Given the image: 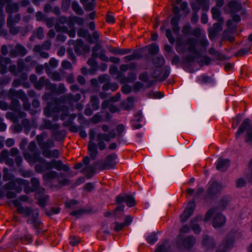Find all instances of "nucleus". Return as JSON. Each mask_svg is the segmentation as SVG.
Returning <instances> with one entry per match:
<instances>
[{
    "mask_svg": "<svg viewBox=\"0 0 252 252\" xmlns=\"http://www.w3.org/2000/svg\"><path fill=\"white\" fill-rule=\"evenodd\" d=\"M11 63V60L8 57L0 56V66H6Z\"/></svg>",
    "mask_w": 252,
    "mask_h": 252,
    "instance_id": "53",
    "label": "nucleus"
},
{
    "mask_svg": "<svg viewBox=\"0 0 252 252\" xmlns=\"http://www.w3.org/2000/svg\"><path fill=\"white\" fill-rule=\"evenodd\" d=\"M44 67L46 73L52 80L56 81H60L62 80V77L59 72L57 71H50L49 64L47 63L44 64Z\"/></svg>",
    "mask_w": 252,
    "mask_h": 252,
    "instance_id": "26",
    "label": "nucleus"
},
{
    "mask_svg": "<svg viewBox=\"0 0 252 252\" xmlns=\"http://www.w3.org/2000/svg\"><path fill=\"white\" fill-rule=\"evenodd\" d=\"M25 181L22 178H16L11 181L8 182L4 185L3 188L5 190H14L17 193L22 192L23 187V184Z\"/></svg>",
    "mask_w": 252,
    "mask_h": 252,
    "instance_id": "10",
    "label": "nucleus"
},
{
    "mask_svg": "<svg viewBox=\"0 0 252 252\" xmlns=\"http://www.w3.org/2000/svg\"><path fill=\"white\" fill-rule=\"evenodd\" d=\"M56 178L58 179V184H52L53 186L61 188L69 184V180L65 178V175L63 173H58L54 170H51L43 175V179L46 181H50Z\"/></svg>",
    "mask_w": 252,
    "mask_h": 252,
    "instance_id": "4",
    "label": "nucleus"
},
{
    "mask_svg": "<svg viewBox=\"0 0 252 252\" xmlns=\"http://www.w3.org/2000/svg\"><path fill=\"white\" fill-rule=\"evenodd\" d=\"M81 98V94H77L75 95H73L72 94H69L64 95H63L61 97V99L63 100H67L69 102L73 100L75 101H79Z\"/></svg>",
    "mask_w": 252,
    "mask_h": 252,
    "instance_id": "37",
    "label": "nucleus"
},
{
    "mask_svg": "<svg viewBox=\"0 0 252 252\" xmlns=\"http://www.w3.org/2000/svg\"><path fill=\"white\" fill-rule=\"evenodd\" d=\"M46 136L47 134L45 132H42L40 134L36 136V139L39 147L44 142V139Z\"/></svg>",
    "mask_w": 252,
    "mask_h": 252,
    "instance_id": "59",
    "label": "nucleus"
},
{
    "mask_svg": "<svg viewBox=\"0 0 252 252\" xmlns=\"http://www.w3.org/2000/svg\"><path fill=\"white\" fill-rule=\"evenodd\" d=\"M88 212V211L87 210L81 209L71 212L70 215L71 216H75L77 218H78L80 216L82 215L83 214L87 213Z\"/></svg>",
    "mask_w": 252,
    "mask_h": 252,
    "instance_id": "50",
    "label": "nucleus"
},
{
    "mask_svg": "<svg viewBox=\"0 0 252 252\" xmlns=\"http://www.w3.org/2000/svg\"><path fill=\"white\" fill-rule=\"evenodd\" d=\"M25 181L23 184L24 187V191L26 193H29L31 192H33L37 189H39V193L43 194L44 193V189L40 187V182L38 178L34 177L32 178L31 180L32 187L30 185L29 181L24 179Z\"/></svg>",
    "mask_w": 252,
    "mask_h": 252,
    "instance_id": "6",
    "label": "nucleus"
},
{
    "mask_svg": "<svg viewBox=\"0 0 252 252\" xmlns=\"http://www.w3.org/2000/svg\"><path fill=\"white\" fill-rule=\"evenodd\" d=\"M99 161H97L93 165L86 166L82 170V172L85 174L89 178H91L94 175L96 169L99 170Z\"/></svg>",
    "mask_w": 252,
    "mask_h": 252,
    "instance_id": "18",
    "label": "nucleus"
},
{
    "mask_svg": "<svg viewBox=\"0 0 252 252\" xmlns=\"http://www.w3.org/2000/svg\"><path fill=\"white\" fill-rule=\"evenodd\" d=\"M230 165V160L228 159L219 158L217 161L216 168L217 170L223 172L226 170Z\"/></svg>",
    "mask_w": 252,
    "mask_h": 252,
    "instance_id": "28",
    "label": "nucleus"
},
{
    "mask_svg": "<svg viewBox=\"0 0 252 252\" xmlns=\"http://www.w3.org/2000/svg\"><path fill=\"white\" fill-rule=\"evenodd\" d=\"M52 43L50 40L45 41L42 45H36L33 48L35 52H40L42 50H49L50 49Z\"/></svg>",
    "mask_w": 252,
    "mask_h": 252,
    "instance_id": "34",
    "label": "nucleus"
},
{
    "mask_svg": "<svg viewBox=\"0 0 252 252\" xmlns=\"http://www.w3.org/2000/svg\"><path fill=\"white\" fill-rule=\"evenodd\" d=\"M55 28L57 32H62L66 33L68 30L67 27L63 25H61L59 24H56L55 26Z\"/></svg>",
    "mask_w": 252,
    "mask_h": 252,
    "instance_id": "57",
    "label": "nucleus"
},
{
    "mask_svg": "<svg viewBox=\"0 0 252 252\" xmlns=\"http://www.w3.org/2000/svg\"><path fill=\"white\" fill-rule=\"evenodd\" d=\"M146 240L149 243L153 244L158 241V238L156 234L153 232L147 237Z\"/></svg>",
    "mask_w": 252,
    "mask_h": 252,
    "instance_id": "51",
    "label": "nucleus"
},
{
    "mask_svg": "<svg viewBox=\"0 0 252 252\" xmlns=\"http://www.w3.org/2000/svg\"><path fill=\"white\" fill-rule=\"evenodd\" d=\"M202 220V216L197 215L190 221V227L195 234H199L201 231V227L198 224V221H201Z\"/></svg>",
    "mask_w": 252,
    "mask_h": 252,
    "instance_id": "19",
    "label": "nucleus"
},
{
    "mask_svg": "<svg viewBox=\"0 0 252 252\" xmlns=\"http://www.w3.org/2000/svg\"><path fill=\"white\" fill-rule=\"evenodd\" d=\"M226 219L221 213H218L215 214L213 220L212 224L215 228H219L223 226L225 223Z\"/></svg>",
    "mask_w": 252,
    "mask_h": 252,
    "instance_id": "20",
    "label": "nucleus"
},
{
    "mask_svg": "<svg viewBox=\"0 0 252 252\" xmlns=\"http://www.w3.org/2000/svg\"><path fill=\"white\" fill-rule=\"evenodd\" d=\"M74 48L75 52L79 55L81 54L83 50L85 52H87L90 49L88 46H84V41L81 39H78L76 40Z\"/></svg>",
    "mask_w": 252,
    "mask_h": 252,
    "instance_id": "22",
    "label": "nucleus"
},
{
    "mask_svg": "<svg viewBox=\"0 0 252 252\" xmlns=\"http://www.w3.org/2000/svg\"><path fill=\"white\" fill-rule=\"evenodd\" d=\"M26 94L22 90L16 91V90L11 88L9 89L8 92V97L10 99H16L18 98L19 99H24Z\"/></svg>",
    "mask_w": 252,
    "mask_h": 252,
    "instance_id": "23",
    "label": "nucleus"
},
{
    "mask_svg": "<svg viewBox=\"0 0 252 252\" xmlns=\"http://www.w3.org/2000/svg\"><path fill=\"white\" fill-rule=\"evenodd\" d=\"M208 52L210 55L215 56L218 59H221V55L220 54L219 52L216 51L214 47L210 48L209 49Z\"/></svg>",
    "mask_w": 252,
    "mask_h": 252,
    "instance_id": "58",
    "label": "nucleus"
},
{
    "mask_svg": "<svg viewBox=\"0 0 252 252\" xmlns=\"http://www.w3.org/2000/svg\"><path fill=\"white\" fill-rule=\"evenodd\" d=\"M197 82L201 84H213L214 83V79L210 76L202 75L197 78Z\"/></svg>",
    "mask_w": 252,
    "mask_h": 252,
    "instance_id": "38",
    "label": "nucleus"
},
{
    "mask_svg": "<svg viewBox=\"0 0 252 252\" xmlns=\"http://www.w3.org/2000/svg\"><path fill=\"white\" fill-rule=\"evenodd\" d=\"M117 158V155L115 153L107 156L103 162L99 161V170H104L114 168L116 164L115 160Z\"/></svg>",
    "mask_w": 252,
    "mask_h": 252,
    "instance_id": "11",
    "label": "nucleus"
},
{
    "mask_svg": "<svg viewBox=\"0 0 252 252\" xmlns=\"http://www.w3.org/2000/svg\"><path fill=\"white\" fill-rule=\"evenodd\" d=\"M60 208L52 207L50 209V210L49 211H46V214L48 216L51 217L53 215L59 214L60 213Z\"/></svg>",
    "mask_w": 252,
    "mask_h": 252,
    "instance_id": "60",
    "label": "nucleus"
},
{
    "mask_svg": "<svg viewBox=\"0 0 252 252\" xmlns=\"http://www.w3.org/2000/svg\"><path fill=\"white\" fill-rule=\"evenodd\" d=\"M65 132L63 130H55L53 132V137L58 141L63 139L65 136Z\"/></svg>",
    "mask_w": 252,
    "mask_h": 252,
    "instance_id": "47",
    "label": "nucleus"
},
{
    "mask_svg": "<svg viewBox=\"0 0 252 252\" xmlns=\"http://www.w3.org/2000/svg\"><path fill=\"white\" fill-rule=\"evenodd\" d=\"M244 132H246V141H252V123L250 119H245L240 125L237 132L235 133V137L237 139L240 135Z\"/></svg>",
    "mask_w": 252,
    "mask_h": 252,
    "instance_id": "5",
    "label": "nucleus"
},
{
    "mask_svg": "<svg viewBox=\"0 0 252 252\" xmlns=\"http://www.w3.org/2000/svg\"><path fill=\"white\" fill-rule=\"evenodd\" d=\"M242 232L238 230H232L222 239L221 244L216 252H227L234 246L236 241L243 238Z\"/></svg>",
    "mask_w": 252,
    "mask_h": 252,
    "instance_id": "3",
    "label": "nucleus"
},
{
    "mask_svg": "<svg viewBox=\"0 0 252 252\" xmlns=\"http://www.w3.org/2000/svg\"><path fill=\"white\" fill-rule=\"evenodd\" d=\"M55 146L54 142L51 139H48L40 145V149L43 151L45 149H49L51 148L54 147Z\"/></svg>",
    "mask_w": 252,
    "mask_h": 252,
    "instance_id": "46",
    "label": "nucleus"
},
{
    "mask_svg": "<svg viewBox=\"0 0 252 252\" xmlns=\"http://www.w3.org/2000/svg\"><path fill=\"white\" fill-rule=\"evenodd\" d=\"M42 154L43 157L48 158H57L60 156V152L57 149H54L53 150L45 149L42 151Z\"/></svg>",
    "mask_w": 252,
    "mask_h": 252,
    "instance_id": "29",
    "label": "nucleus"
},
{
    "mask_svg": "<svg viewBox=\"0 0 252 252\" xmlns=\"http://www.w3.org/2000/svg\"><path fill=\"white\" fill-rule=\"evenodd\" d=\"M229 202V198L228 197H224L222 198L219 203V207L221 209H224Z\"/></svg>",
    "mask_w": 252,
    "mask_h": 252,
    "instance_id": "52",
    "label": "nucleus"
},
{
    "mask_svg": "<svg viewBox=\"0 0 252 252\" xmlns=\"http://www.w3.org/2000/svg\"><path fill=\"white\" fill-rule=\"evenodd\" d=\"M166 36L171 44H173L175 43V38L172 35V32L170 29H168L166 30Z\"/></svg>",
    "mask_w": 252,
    "mask_h": 252,
    "instance_id": "63",
    "label": "nucleus"
},
{
    "mask_svg": "<svg viewBox=\"0 0 252 252\" xmlns=\"http://www.w3.org/2000/svg\"><path fill=\"white\" fill-rule=\"evenodd\" d=\"M196 243V238L193 235H189L185 237L180 244L186 249L191 248Z\"/></svg>",
    "mask_w": 252,
    "mask_h": 252,
    "instance_id": "24",
    "label": "nucleus"
},
{
    "mask_svg": "<svg viewBox=\"0 0 252 252\" xmlns=\"http://www.w3.org/2000/svg\"><path fill=\"white\" fill-rule=\"evenodd\" d=\"M170 72V67L169 66L164 67L163 70L158 68L153 72V77L155 78H158L159 81H163L169 76Z\"/></svg>",
    "mask_w": 252,
    "mask_h": 252,
    "instance_id": "13",
    "label": "nucleus"
},
{
    "mask_svg": "<svg viewBox=\"0 0 252 252\" xmlns=\"http://www.w3.org/2000/svg\"><path fill=\"white\" fill-rule=\"evenodd\" d=\"M7 26L9 29V32L13 35H16L19 32V27H15L14 25L12 17H7Z\"/></svg>",
    "mask_w": 252,
    "mask_h": 252,
    "instance_id": "30",
    "label": "nucleus"
},
{
    "mask_svg": "<svg viewBox=\"0 0 252 252\" xmlns=\"http://www.w3.org/2000/svg\"><path fill=\"white\" fill-rule=\"evenodd\" d=\"M197 39L193 37H189L187 40V44L189 46L188 50L193 54H197L196 45Z\"/></svg>",
    "mask_w": 252,
    "mask_h": 252,
    "instance_id": "27",
    "label": "nucleus"
},
{
    "mask_svg": "<svg viewBox=\"0 0 252 252\" xmlns=\"http://www.w3.org/2000/svg\"><path fill=\"white\" fill-rule=\"evenodd\" d=\"M77 34L80 37H86L89 39L91 38V35L89 31L84 29H79L77 32Z\"/></svg>",
    "mask_w": 252,
    "mask_h": 252,
    "instance_id": "48",
    "label": "nucleus"
},
{
    "mask_svg": "<svg viewBox=\"0 0 252 252\" xmlns=\"http://www.w3.org/2000/svg\"><path fill=\"white\" fill-rule=\"evenodd\" d=\"M182 32L184 35L191 34V27L189 24H187L184 26L182 28Z\"/></svg>",
    "mask_w": 252,
    "mask_h": 252,
    "instance_id": "55",
    "label": "nucleus"
},
{
    "mask_svg": "<svg viewBox=\"0 0 252 252\" xmlns=\"http://www.w3.org/2000/svg\"><path fill=\"white\" fill-rule=\"evenodd\" d=\"M231 19H229L226 22L227 27L233 28L235 30H236V26H233V22L238 23L241 21V17L239 15L236 14H231Z\"/></svg>",
    "mask_w": 252,
    "mask_h": 252,
    "instance_id": "35",
    "label": "nucleus"
},
{
    "mask_svg": "<svg viewBox=\"0 0 252 252\" xmlns=\"http://www.w3.org/2000/svg\"><path fill=\"white\" fill-rule=\"evenodd\" d=\"M12 202L17 207V211L19 214L23 216L24 217H28L27 220V223L29 224H32V227L36 230V233L38 234L39 231L38 227L41 222L38 219L39 212L38 209H33L30 206L24 207L22 206L19 200L16 199L12 201Z\"/></svg>",
    "mask_w": 252,
    "mask_h": 252,
    "instance_id": "2",
    "label": "nucleus"
},
{
    "mask_svg": "<svg viewBox=\"0 0 252 252\" xmlns=\"http://www.w3.org/2000/svg\"><path fill=\"white\" fill-rule=\"evenodd\" d=\"M48 80L45 79L43 76L41 77L38 81L35 84L34 88L37 90H41L48 82Z\"/></svg>",
    "mask_w": 252,
    "mask_h": 252,
    "instance_id": "45",
    "label": "nucleus"
},
{
    "mask_svg": "<svg viewBox=\"0 0 252 252\" xmlns=\"http://www.w3.org/2000/svg\"><path fill=\"white\" fill-rule=\"evenodd\" d=\"M158 46L155 44H152L148 47L149 53L151 54H156L158 52Z\"/></svg>",
    "mask_w": 252,
    "mask_h": 252,
    "instance_id": "54",
    "label": "nucleus"
},
{
    "mask_svg": "<svg viewBox=\"0 0 252 252\" xmlns=\"http://www.w3.org/2000/svg\"><path fill=\"white\" fill-rule=\"evenodd\" d=\"M28 53V50L22 45L17 44L15 48L9 52V55L12 57H17L18 56L24 57Z\"/></svg>",
    "mask_w": 252,
    "mask_h": 252,
    "instance_id": "15",
    "label": "nucleus"
},
{
    "mask_svg": "<svg viewBox=\"0 0 252 252\" xmlns=\"http://www.w3.org/2000/svg\"><path fill=\"white\" fill-rule=\"evenodd\" d=\"M60 127V126L58 124H53L52 122L48 119H43V123L40 126L39 129L40 130H43L44 129H50L53 131L59 129Z\"/></svg>",
    "mask_w": 252,
    "mask_h": 252,
    "instance_id": "21",
    "label": "nucleus"
},
{
    "mask_svg": "<svg viewBox=\"0 0 252 252\" xmlns=\"http://www.w3.org/2000/svg\"><path fill=\"white\" fill-rule=\"evenodd\" d=\"M117 203L120 204L126 201V205L129 207L135 206L136 202L133 196L131 195L125 194L124 196L118 195L116 197Z\"/></svg>",
    "mask_w": 252,
    "mask_h": 252,
    "instance_id": "16",
    "label": "nucleus"
},
{
    "mask_svg": "<svg viewBox=\"0 0 252 252\" xmlns=\"http://www.w3.org/2000/svg\"><path fill=\"white\" fill-rule=\"evenodd\" d=\"M65 100H61V98L54 99L52 103H49L44 109V113L47 117H51L52 114L59 113L61 111L60 102Z\"/></svg>",
    "mask_w": 252,
    "mask_h": 252,
    "instance_id": "8",
    "label": "nucleus"
},
{
    "mask_svg": "<svg viewBox=\"0 0 252 252\" xmlns=\"http://www.w3.org/2000/svg\"><path fill=\"white\" fill-rule=\"evenodd\" d=\"M130 49H120L119 48H114L111 52L115 54L125 55L128 54L131 52Z\"/></svg>",
    "mask_w": 252,
    "mask_h": 252,
    "instance_id": "49",
    "label": "nucleus"
},
{
    "mask_svg": "<svg viewBox=\"0 0 252 252\" xmlns=\"http://www.w3.org/2000/svg\"><path fill=\"white\" fill-rule=\"evenodd\" d=\"M116 136V134L114 129L110 130L108 133H100L96 135V141L98 142L97 146L100 150H104L106 145L104 142H110L111 139L114 138Z\"/></svg>",
    "mask_w": 252,
    "mask_h": 252,
    "instance_id": "7",
    "label": "nucleus"
},
{
    "mask_svg": "<svg viewBox=\"0 0 252 252\" xmlns=\"http://www.w3.org/2000/svg\"><path fill=\"white\" fill-rule=\"evenodd\" d=\"M11 103L9 106V109L13 111H16L21 108V104L19 100L16 99H10Z\"/></svg>",
    "mask_w": 252,
    "mask_h": 252,
    "instance_id": "44",
    "label": "nucleus"
},
{
    "mask_svg": "<svg viewBox=\"0 0 252 252\" xmlns=\"http://www.w3.org/2000/svg\"><path fill=\"white\" fill-rule=\"evenodd\" d=\"M71 0H63L62 3V9L63 10L66 11L70 7Z\"/></svg>",
    "mask_w": 252,
    "mask_h": 252,
    "instance_id": "64",
    "label": "nucleus"
},
{
    "mask_svg": "<svg viewBox=\"0 0 252 252\" xmlns=\"http://www.w3.org/2000/svg\"><path fill=\"white\" fill-rule=\"evenodd\" d=\"M88 148L90 152V156L91 158L92 159H94L98 154L96 145L94 142L90 141Z\"/></svg>",
    "mask_w": 252,
    "mask_h": 252,
    "instance_id": "33",
    "label": "nucleus"
},
{
    "mask_svg": "<svg viewBox=\"0 0 252 252\" xmlns=\"http://www.w3.org/2000/svg\"><path fill=\"white\" fill-rule=\"evenodd\" d=\"M208 185L206 197L211 199L216 197L222 189L221 184L216 181H211Z\"/></svg>",
    "mask_w": 252,
    "mask_h": 252,
    "instance_id": "9",
    "label": "nucleus"
},
{
    "mask_svg": "<svg viewBox=\"0 0 252 252\" xmlns=\"http://www.w3.org/2000/svg\"><path fill=\"white\" fill-rule=\"evenodd\" d=\"M211 12L212 14V17L214 19L218 20L220 22H223V18L220 16V12L219 9L216 7H212L211 9Z\"/></svg>",
    "mask_w": 252,
    "mask_h": 252,
    "instance_id": "41",
    "label": "nucleus"
},
{
    "mask_svg": "<svg viewBox=\"0 0 252 252\" xmlns=\"http://www.w3.org/2000/svg\"><path fill=\"white\" fill-rule=\"evenodd\" d=\"M122 107L125 110H128L132 108L133 105V99L129 97L125 101L122 102Z\"/></svg>",
    "mask_w": 252,
    "mask_h": 252,
    "instance_id": "39",
    "label": "nucleus"
},
{
    "mask_svg": "<svg viewBox=\"0 0 252 252\" xmlns=\"http://www.w3.org/2000/svg\"><path fill=\"white\" fill-rule=\"evenodd\" d=\"M71 7L72 10L76 13V14L79 15H83L84 14V11L83 9L79 5L77 1H74L72 2Z\"/></svg>",
    "mask_w": 252,
    "mask_h": 252,
    "instance_id": "43",
    "label": "nucleus"
},
{
    "mask_svg": "<svg viewBox=\"0 0 252 252\" xmlns=\"http://www.w3.org/2000/svg\"><path fill=\"white\" fill-rule=\"evenodd\" d=\"M22 101L23 102V108L25 110H29L31 108V103L29 101V99L26 95H25V97L24 99H21Z\"/></svg>",
    "mask_w": 252,
    "mask_h": 252,
    "instance_id": "56",
    "label": "nucleus"
},
{
    "mask_svg": "<svg viewBox=\"0 0 252 252\" xmlns=\"http://www.w3.org/2000/svg\"><path fill=\"white\" fill-rule=\"evenodd\" d=\"M124 205H120L117 207L113 212L115 220L120 219L124 216Z\"/></svg>",
    "mask_w": 252,
    "mask_h": 252,
    "instance_id": "36",
    "label": "nucleus"
},
{
    "mask_svg": "<svg viewBox=\"0 0 252 252\" xmlns=\"http://www.w3.org/2000/svg\"><path fill=\"white\" fill-rule=\"evenodd\" d=\"M5 7L6 12L9 14L8 17L11 16L13 17L12 13L17 12L19 10V5L17 3L9 2Z\"/></svg>",
    "mask_w": 252,
    "mask_h": 252,
    "instance_id": "31",
    "label": "nucleus"
},
{
    "mask_svg": "<svg viewBox=\"0 0 252 252\" xmlns=\"http://www.w3.org/2000/svg\"><path fill=\"white\" fill-rule=\"evenodd\" d=\"M23 156L25 159L31 164L36 162L38 163L35 165L34 169L36 172L41 173L46 171L55 168L58 171L63 170L68 172L70 168L66 164H64L61 160L52 159L47 161L40 156V152L37 148L36 143L34 141L31 142L27 150L23 152Z\"/></svg>",
    "mask_w": 252,
    "mask_h": 252,
    "instance_id": "1",
    "label": "nucleus"
},
{
    "mask_svg": "<svg viewBox=\"0 0 252 252\" xmlns=\"http://www.w3.org/2000/svg\"><path fill=\"white\" fill-rule=\"evenodd\" d=\"M181 16H174L171 21V24L172 26V30L175 34H179L180 28L179 26V22L180 20Z\"/></svg>",
    "mask_w": 252,
    "mask_h": 252,
    "instance_id": "32",
    "label": "nucleus"
},
{
    "mask_svg": "<svg viewBox=\"0 0 252 252\" xmlns=\"http://www.w3.org/2000/svg\"><path fill=\"white\" fill-rule=\"evenodd\" d=\"M195 208V203L194 201H189L186 208L181 215V220L182 222H185L193 214Z\"/></svg>",
    "mask_w": 252,
    "mask_h": 252,
    "instance_id": "12",
    "label": "nucleus"
},
{
    "mask_svg": "<svg viewBox=\"0 0 252 252\" xmlns=\"http://www.w3.org/2000/svg\"><path fill=\"white\" fill-rule=\"evenodd\" d=\"M115 79L119 81L122 84L128 82H133L136 79V75L132 72H129L127 76H125L122 72L118 73V76H116Z\"/></svg>",
    "mask_w": 252,
    "mask_h": 252,
    "instance_id": "14",
    "label": "nucleus"
},
{
    "mask_svg": "<svg viewBox=\"0 0 252 252\" xmlns=\"http://www.w3.org/2000/svg\"><path fill=\"white\" fill-rule=\"evenodd\" d=\"M90 103L93 109L96 111L99 108V100L97 96L92 95L90 98Z\"/></svg>",
    "mask_w": 252,
    "mask_h": 252,
    "instance_id": "40",
    "label": "nucleus"
},
{
    "mask_svg": "<svg viewBox=\"0 0 252 252\" xmlns=\"http://www.w3.org/2000/svg\"><path fill=\"white\" fill-rule=\"evenodd\" d=\"M227 7L229 9V13L231 14L236 13L242 9V6L241 3L236 1H231L227 4Z\"/></svg>",
    "mask_w": 252,
    "mask_h": 252,
    "instance_id": "25",
    "label": "nucleus"
},
{
    "mask_svg": "<svg viewBox=\"0 0 252 252\" xmlns=\"http://www.w3.org/2000/svg\"><path fill=\"white\" fill-rule=\"evenodd\" d=\"M215 213V209L214 208H212L209 209L206 213L205 217L204 218V221L205 222L208 221L210 220L212 217L213 215Z\"/></svg>",
    "mask_w": 252,
    "mask_h": 252,
    "instance_id": "61",
    "label": "nucleus"
},
{
    "mask_svg": "<svg viewBox=\"0 0 252 252\" xmlns=\"http://www.w3.org/2000/svg\"><path fill=\"white\" fill-rule=\"evenodd\" d=\"M197 4L204 10H208L209 6L206 0H196Z\"/></svg>",
    "mask_w": 252,
    "mask_h": 252,
    "instance_id": "62",
    "label": "nucleus"
},
{
    "mask_svg": "<svg viewBox=\"0 0 252 252\" xmlns=\"http://www.w3.org/2000/svg\"><path fill=\"white\" fill-rule=\"evenodd\" d=\"M202 245L206 251L210 252L215 248L216 243L213 238L205 235L203 236Z\"/></svg>",
    "mask_w": 252,
    "mask_h": 252,
    "instance_id": "17",
    "label": "nucleus"
},
{
    "mask_svg": "<svg viewBox=\"0 0 252 252\" xmlns=\"http://www.w3.org/2000/svg\"><path fill=\"white\" fill-rule=\"evenodd\" d=\"M153 63L156 67H159L164 64L165 60L161 55H159L153 59Z\"/></svg>",
    "mask_w": 252,
    "mask_h": 252,
    "instance_id": "42",
    "label": "nucleus"
}]
</instances>
